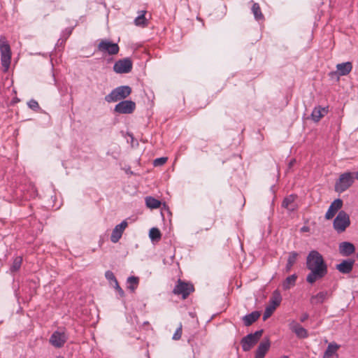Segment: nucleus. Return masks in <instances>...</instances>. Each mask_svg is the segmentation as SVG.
<instances>
[{"label":"nucleus","instance_id":"473e14b6","mask_svg":"<svg viewBox=\"0 0 358 358\" xmlns=\"http://www.w3.org/2000/svg\"><path fill=\"white\" fill-rule=\"evenodd\" d=\"M106 278L109 280L111 283L113 282L114 285L117 282V280L114 275V273L110 271H107L105 273Z\"/></svg>","mask_w":358,"mask_h":358},{"label":"nucleus","instance_id":"423d86ee","mask_svg":"<svg viewBox=\"0 0 358 358\" xmlns=\"http://www.w3.org/2000/svg\"><path fill=\"white\" fill-rule=\"evenodd\" d=\"M350 224V220L348 214L343 210L339 211L333 222L334 229L337 232L341 233L345 231Z\"/></svg>","mask_w":358,"mask_h":358},{"label":"nucleus","instance_id":"a878e982","mask_svg":"<svg viewBox=\"0 0 358 358\" xmlns=\"http://www.w3.org/2000/svg\"><path fill=\"white\" fill-rule=\"evenodd\" d=\"M299 256V254L296 252H291L289 254V257L287 259V262L285 266V271L286 272H289L294 264L296 263V261L297 259V257Z\"/></svg>","mask_w":358,"mask_h":358},{"label":"nucleus","instance_id":"bb28decb","mask_svg":"<svg viewBox=\"0 0 358 358\" xmlns=\"http://www.w3.org/2000/svg\"><path fill=\"white\" fill-rule=\"evenodd\" d=\"M146 13L145 10H141L139 15L134 20V23L136 26L146 27L148 25L147 20L145 17Z\"/></svg>","mask_w":358,"mask_h":358},{"label":"nucleus","instance_id":"5701e85b","mask_svg":"<svg viewBox=\"0 0 358 358\" xmlns=\"http://www.w3.org/2000/svg\"><path fill=\"white\" fill-rule=\"evenodd\" d=\"M295 196L289 195L285 197L282 201V206L287 208L288 210L293 211L296 208L294 203Z\"/></svg>","mask_w":358,"mask_h":358},{"label":"nucleus","instance_id":"9b49d317","mask_svg":"<svg viewBox=\"0 0 358 358\" xmlns=\"http://www.w3.org/2000/svg\"><path fill=\"white\" fill-rule=\"evenodd\" d=\"M136 108L135 102L131 100L122 101L115 107V111L120 114L132 113Z\"/></svg>","mask_w":358,"mask_h":358},{"label":"nucleus","instance_id":"9d476101","mask_svg":"<svg viewBox=\"0 0 358 358\" xmlns=\"http://www.w3.org/2000/svg\"><path fill=\"white\" fill-rule=\"evenodd\" d=\"M131 69L132 62L129 57L117 60L113 66V71L117 73H127Z\"/></svg>","mask_w":358,"mask_h":358},{"label":"nucleus","instance_id":"39448f33","mask_svg":"<svg viewBox=\"0 0 358 358\" xmlns=\"http://www.w3.org/2000/svg\"><path fill=\"white\" fill-rule=\"evenodd\" d=\"M354 176L350 172H345L341 174L335 184V190L342 193L347 190L353 183Z\"/></svg>","mask_w":358,"mask_h":358},{"label":"nucleus","instance_id":"f03ea898","mask_svg":"<svg viewBox=\"0 0 358 358\" xmlns=\"http://www.w3.org/2000/svg\"><path fill=\"white\" fill-rule=\"evenodd\" d=\"M0 52L1 64L3 68V71L6 72L10 66L11 50L6 37L3 36L0 37Z\"/></svg>","mask_w":358,"mask_h":358},{"label":"nucleus","instance_id":"0eeeda50","mask_svg":"<svg viewBox=\"0 0 358 358\" xmlns=\"http://www.w3.org/2000/svg\"><path fill=\"white\" fill-rule=\"evenodd\" d=\"M263 330H259L253 334H249L243 337L241 341V344L244 352L249 351L257 343L262 336Z\"/></svg>","mask_w":358,"mask_h":358},{"label":"nucleus","instance_id":"393cba45","mask_svg":"<svg viewBox=\"0 0 358 358\" xmlns=\"http://www.w3.org/2000/svg\"><path fill=\"white\" fill-rule=\"evenodd\" d=\"M340 346L335 343H329L323 355V358H330L333 355H334L337 352Z\"/></svg>","mask_w":358,"mask_h":358},{"label":"nucleus","instance_id":"cd10ccee","mask_svg":"<svg viewBox=\"0 0 358 358\" xmlns=\"http://www.w3.org/2000/svg\"><path fill=\"white\" fill-rule=\"evenodd\" d=\"M22 263V257L17 256L13 259V263L10 266V271L11 273H15L19 271Z\"/></svg>","mask_w":358,"mask_h":358},{"label":"nucleus","instance_id":"412c9836","mask_svg":"<svg viewBox=\"0 0 358 358\" xmlns=\"http://www.w3.org/2000/svg\"><path fill=\"white\" fill-rule=\"evenodd\" d=\"M336 69L340 76H346L352 71V65L351 62H347L338 64Z\"/></svg>","mask_w":358,"mask_h":358},{"label":"nucleus","instance_id":"dca6fc26","mask_svg":"<svg viewBox=\"0 0 358 358\" xmlns=\"http://www.w3.org/2000/svg\"><path fill=\"white\" fill-rule=\"evenodd\" d=\"M354 261L348 259L343 260L341 263L336 265V269L344 274L350 273L352 270Z\"/></svg>","mask_w":358,"mask_h":358},{"label":"nucleus","instance_id":"6e6552de","mask_svg":"<svg viewBox=\"0 0 358 358\" xmlns=\"http://www.w3.org/2000/svg\"><path fill=\"white\" fill-rule=\"evenodd\" d=\"M194 290L193 285L183 282L179 279L173 292L176 295H182V299H185Z\"/></svg>","mask_w":358,"mask_h":358},{"label":"nucleus","instance_id":"2f4dec72","mask_svg":"<svg viewBox=\"0 0 358 358\" xmlns=\"http://www.w3.org/2000/svg\"><path fill=\"white\" fill-rule=\"evenodd\" d=\"M160 231L157 228H152L149 232V236L151 240H159L161 238Z\"/></svg>","mask_w":358,"mask_h":358},{"label":"nucleus","instance_id":"b1692460","mask_svg":"<svg viewBox=\"0 0 358 358\" xmlns=\"http://www.w3.org/2000/svg\"><path fill=\"white\" fill-rule=\"evenodd\" d=\"M296 279L297 275L296 274L291 275L286 278L282 284L283 289L287 290L289 289L292 287L294 286Z\"/></svg>","mask_w":358,"mask_h":358},{"label":"nucleus","instance_id":"1a4fd4ad","mask_svg":"<svg viewBox=\"0 0 358 358\" xmlns=\"http://www.w3.org/2000/svg\"><path fill=\"white\" fill-rule=\"evenodd\" d=\"M97 49L103 53H108L110 55H114L118 53L120 48L117 43L104 39L101 40L98 44Z\"/></svg>","mask_w":358,"mask_h":358},{"label":"nucleus","instance_id":"2eb2a0df","mask_svg":"<svg viewBox=\"0 0 358 358\" xmlns=\"http://www.w3.org/2000/svg\"><path fill=\"white\" fill-rule=\"evenodd\" d=\"M342 206L343 201L341 199H335L329 207V209L325 214V218L327 220H331L333 218Z\"/></svg>","mask_w":358,"mask_h":358},{"label":"nucleus","instance_id":"f257e3e1","mask_svg":"<svg viewBox=\"0 0 358 358\" xmlns=\"http://www.w3.org/2000/svg\"><path fill=\"white\" fill-rule=\"evenodd\" d=\"M306 264L310 271L306 276V281L310 284L323 278L328 273L327 264L322 255L317 250H311L308 253Z\"/></svg>","mask_w":358,"mask_h":358},{"label":"nucleus","instance_id":"7ed1b4c3","mask_svg":"<svg viewBox=\"0 0 358 358\" xmlns=\"http://www.w3.org/2000/svg\"><path fill=\"white\" fill-rule=\"evenodd\" d=\"M131 93V88L129 86L124 85L117 87L105 96V100L108 103L116 102L127 98Z\"/></svg>","mask_w":358,"mask_h":358},{"label":"nucleus","instance_id":"a211bd4d","mask_svg":"<svg viewBox=\"0 0 358 358\" xmlns=\"http://www.w3.org/2000/svg\"><path fill=\"white\" fill-rule=\"evenodd\" d=\"M270 348L268 340L261 342L255 352V358H264Z\"/></svg>","mask_w":358,"mask_h":358},{"label":"nucleus","instance_id":"c756f323","mask_svg":"<svg viewBox=\"0 0 358 358\" xmlns=\"http://www.w3.org/2000/svg\"><path fill=\"white\" fill-rule=\"evenodd\" d=\"M252 12L255 16V18L257 20H261L264 19V15L261 11L260 6L259 3H254L252 6Z\"/></svg>","mask_w":358,"mask_h":358},{"label":"nucleus","instance_id":"f8f14e48","mask_svg":"<svg viewBox=\"0 0 358 358\" xmlns=\"http://www.w3.org/2000/svg\"><path fill=\"white\" fill-rule=\"evenodd\" d=\"M67 341V336L64 331H56L50 338V343L55 348H61Z\"/></svg>","mask_w":358,"mask_h":358},{"label":"nucleus","instance_id":"c85d7f7f","mask_svg":"<svg viewBox=\"0 0 358 358\" xmlns=\"http://www.w3.org/2000/svg\"><path fill=\"white\" fill-rule=\"evenodd\" d=\"M145 203L148 208H152V209L157 208L161 205V202L159 200H157L152 196H147L145 198Z\"/></svg>","mask_w":358,"mask_h":358},{"label":"nucleus","instance_id":"c9c22d12","mask_svg":"<svg viewBox=\"0 0 358 358\" xmlns=\"http://www.w3.org/2000/svg\"><path fill=\"white\" fill-rule=\"evenodd\" d=\"M28 106L33 110H36L39 108L38 102L34 99H31L28 102Z\"/></svg>","mask_w":358,"mask_h":358},{"label":"nucleus","instance_id":"7c9ffc66","mask_svg":"<svg viewBox=\"0 0 358 358\" xmlns=\"http://www.w3.org/2000/svg\"><path fill=\"white\" fill-rule=\"evenodd\" d=\"M127 282L129 284L128 289L131 292H134L138 286V278L135 276H130L127 278Z\"/></svg>","mask_w":358,"mask_h":358},{"label":"nucleus","instance_id":"e433bc0d","mask_svg":"<svg viewBox=\"0 0 358 358\" xmlns=\"http://www.w3.org/2000/svg\"><path fill=\"white\" fill-rule=\"evenodd\" d=\"M113 285L114 288L118 292L120 296H123L124 295V292L123 289L119 285L118 282H116V284Z\"/></svg>","mask_w":358,"mask_h":358},{"label":"nucleus","instance_id":"72a5a7b5","mask_svg":"<svg viewBox=\"0 0 358 358\" xmlns=\"http://www.w3.org/2000/svg\"><path fill=\"white\" fill-rule=\"evenodd\" d=\"M182 324L180 323L179 327L177 328L176 331H175L173 336V340L174 341H178L179 339H180L181 338V336H182Z\"/></svg>","mask_w":358,"mask_h":358},{"label":"nucleus","instance_id":"58836bf2","mask_svg":"<svg viewBox=\"0 0 358 358\" xmlns=\"http://www.w3.org/2000/svg\"><path fill=\"white\" fill-rule=\"evenodd\" d=\"M295 159H292L289 163V168H291L295 163Z\"/></svg>","mask_w":358,"mask_h":358},{"label":"nucleus","instance_id":"6ab92c4d","mask_svg":"<svg viewBox=\"0 0 358 358\" xmlns=\"http://www.w3.org/2000/svg\"><path fill=\"white\" fill-rule=\"evenodd\" d=\"M327 111L328 110L325 107H315L311 113L312 120L316 122H319L327 113Z\"/></svg>","mask_w":358,"mask_h":358},{"label":"nucleus","instance_id":"f3484780","mask_svg":"<svg viewBox=\"0 0 358 358\" xmlns=\"http://www.w3.org/2000/svg\"><path fill=\"white\" fill-rule=\"evenodd\" d=\"M355 251V245L350 242H342L339 245V252L343 256H349Z\"/></svg>","mask_w":358,"mask_h":358},{"label":"nucleus","instance_id":"4be33fe9","mask_svg":"<svg viewBox=\"0 0 358 358\" xmlns=\"http://www.w3.org/2000/svg\"><path fill=\"white\" fill-rule=\"evenodd\" d=\"M329 296L327 291H322L317 293L316 295L312 296L310 302L313 304L322 303Z\"/></svg>","mask_w":358,"mask_h":358},{"label":"nucleus","instance_id":"20e7f679","mask_svg":"<svg viewBox=\"0 0 358 358\" xmlns=\"http://www.w3.org/2000/svg\"><path fill=\"white\" fill-rule=\"evenodd\" d=\"M282 301V296L278 289H275L269 301V305L266 307L263 315V320L266 321L268 317L271 316L276 307L278 306Z\"/></svg>","mask_w":358,"mask_h":358},{"label":"nucleus","instance_id":"f704fd0d","mask_svg":"<svg viewBox=\"0 0 358 358\" xmlns=\"http://www.w3.org/2000/svg\"><path fill=\"white\" fill-rule=\"evenodd\" d=\"M166 161H167L166 157L157 158L154 160L153 165L155 166H162V165L164 164L166 162Z\"/></svg>","mask_w":358,"mask_h":358},{"label":"nucleus","instance_id":"4c0bfd02","mask_svg":"<svg viewBox=\"0 0 358 358\" xmlns=\"http://www.w3.org/2000/svg\"><path fill=\"white\" fill-rule=\"evenodd\" d=\"M309 315L308 313H303L300 319V321L301 322H305L308 318Z\"/></svg>","mask_w":358,"mask_h":358},{"label":"nucleus","instance_id":"4468645a","mask_svg":"<svg viewBox=\"0 0 358 358\" xmlns=\"http://www.w3.org/2000/svg\"><path fill=\"white\" fill-rule=\"evenodd\" d=\"M289 327L292 331H293L298 338H306L308 337V331L301 326L296 321L292 320L289 324Z\"/></svg>","mask_w":358,"mask_h":358},{"label":"nucleus","instance_id":"ea45409f","mask_svg":"<svg viewBox=\"0 0 358 358\" xmlns=\"http://www.w3.org/2000/svg\"><path fill=\"white\" fill-rule=\"evenodd\" d=\"M355 178L358 180V171L355 173Z\"/></svg>","mask_w":358,"mask_h":358},{"label":"nucleus","instance_id":"a19ab883","mask_svg":"<svg viewBox=\"0 0 358 358\" xmlns=\"http://www.w3.org/2000/svg\"><path fill=\"white\" fill-rule=\"evenodd\" d=\"M280 358H289V357L286 356V355H284V356L281 357Z\"/></svg>","mask_w":358,"mask_h":358},{"label":"nucleus","instance_id":"ddd939ff","mask_svg":"<svg viewBox=\"0 0 358 358\" xmlns=\"http://www.w3.org/2000/svg\"><path fill=\"white\" fill-rule=\"evenodd\" d=\"M127 225V222L126 220H124L120 224L115 227L110 236V241L113 243H115L119 241Z\"/></svg>","mask_w":358,"mask_h":358},{"label":"nucleus","instance_id":"aec40b11","mask_svg":"<svg viewBox=\"0 0 358 358\" xmlns=\"http://www.w3.org/2000/svg\"><path fill=\"white\" fill-rule=\"evenodd\" d=\"M261 313L259 311H253L250 314L245 315L243 317V321L246 327H249L257 321L260 317Z\"/></svg>","mask_w":358,"mask_h":358}]
</instances>
